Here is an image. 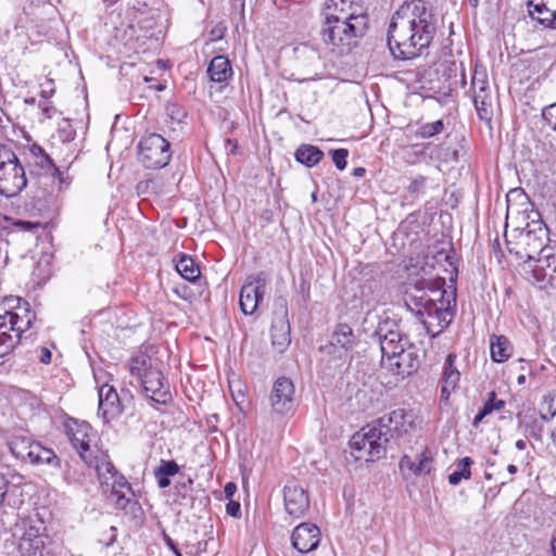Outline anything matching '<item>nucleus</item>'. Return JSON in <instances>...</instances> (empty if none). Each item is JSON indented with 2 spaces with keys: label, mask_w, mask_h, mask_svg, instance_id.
Listing matches in <instances>:
<instances>
[{
  "label": "nucleus",
  "mask_w": 556,
  "mask_h": 556,
  "mask_svg": "<svg viewBox=\"0 0 556 556\" xmlns=\"http://www.w3.org/2000/svg\"><path fill=\"white\" fill-rule=\"evenodd\" d=\"M167 114L173 121H176L177 123H181L184 118L186 117L185 110L177 105V104H170L167 106Z\"/></svg>",
  "instance_id": "41"
},
{
  "label": "nucleus",
  "mask_w": 556,
  "mask_h": 556,
  "mask_svg": "<svg viewBox=\"0 0 556 556\" xmlns=\"http://www.w3.org/2000/svg\"><path fill=\"white\" fill-rule=\"evenodd\" d=\"M61 132H64V137L62 138L63 141H71L73 140L74 138V132L72 131V129H70L68 131H66L65 129L63 130H60Z\"/></svg>",
  "instance_id": "57"
},
{
  "label": "nucleus",
  "mask_w": 556,
  "mask_h": 556,
  "mask_svg": "<svg viewBox=\"0 0 556 556\" xmlns=\"http://www.w3.org/2000/svg\"><path fill=\"white\" fill-rule=\"evenodd\" d=\"M551 551H552V555L556 556V535L552 539Z\"/></svg>",
  "instance_id": "62"
},
{
  "label": "nucleus",
  "mask_w": 556,
  "mask_h": 556,
  "mask_svg": "<svg viewBox=\"0 0 556 556\" xmlns=\"http://www.w3.org/2000/svg\"><path fill=\"white\" fill-rule=\"evenodd\" d=\"M429 146L430 144L425 146L421 150H415L416 147H412V154H414L416 159H419L420 156H424L425 150L429 148Z\"/></svg>",
  "instance_id": "55"
},
{
  "label": "nucleus",
  "mask_w": 556,
  "mask_h": 556,
  "mask_svg": "<svg viewBox=\"0 0 556 556\" xmlns=\"http://www.w3.org/2000/svg\"><path fill=\"white\" fill-rule=\"evenodd\" d=\"M17 225L25 230H29L33 228V225L29 222H18Z\"/></svg>",
  "instance_id": "60"
},
{
  "label": "nucleus",
  "mask_w": 556,
  "mask_h": 556,
  "mask_svg": "<svg viewBox=\"0 0 556 556\" xmlns=\"http://www.w3.org/2000/svg\"><path fill=\"white\" fill-rule=\"evenodd\" d=\"M226 511L229 516H232V517H237L240 513V503L239 502H235V501H230L227 505H226Z\"/></svg>",
  "instance_id": "47"
},
{
  "label": "nucleus",
  "mask_w": 556,
  "mask_h": 556,
  "mask_svg": "<svg viewBox=\"0 0 556 556\" xmlns=\"http://www.w3.org/2000/svg\"><path fill=\"white\" fill-rule=\"evenodd\" d=\"M491 357L496 363H502L511 354V345L504 336L493 337L490 344Z\"/></svg>",
  "instance_id": "29"
},
{
  "label": "nucleus",
  "mask_w": 556,
  "mask_h": 556,
  "mask_svg": "<svg viewBox=\"0 0 556 556\" xmlns=\"http://www.w3.org/2000/svg\"><path fill=\"white\" fill-rule=\"evenodd\" d=\"M8 446L12 455L24 463L60 466V459L52 450L42 446L28 437L14 435L8 441Z\"/></svg>",
  "instance_id": "7"
},
{
  "label": "nucleus",
  "mask_w": 556,
  "mask_h": 556,
  "mask_svg": "<svg viewBox=\"0 0 556 556\" xmlns=\"http://www.w3.org/2000/svg\"><path fill=\"white\" fill-rule=\"evenodd\" d=\"M129 372L151 401L162 405L170 401L168 383L149 355L140 353L134 356L129 363Z\"/></svg>",
  "instance_id": "3"
},
{
  "label": "nucleus",
  "mask_w": 556,
  "mask_h": 556,
  "mask_svg": "<svg viewBox=\"0 0 556 556\" xmlns=\"http://www.w3.org/2000/svg\"><path fill=\"white\" fill-rule=\"evenodd\" d=\"M551 439H552L553 445L556 447V427L552 430Z\"/></svg>",
  "instance_id": "64"
},
{
  "label": "nucleus",
  "mask_w": 556,
  "mask_h": 556,
  "mask_svg": "<svg viewBox=\"0 0 556 556\" xmlns=\"http://www.w3.org/2000/svg\"><path fill=\"white\" fill-rule=\"evenodd\" d=\"M179 472V466L175 460L160 462V465L154 469V476H164L167 478L174 477Z\"/></svg>",
  "instance_id": "33"
},
{
  "label": "nucleus",
  "mask_w": 556,
  "mask_h": 556,
  "mask_svg": "<svg viewBox=\"0 0 556 556\" xmlns=\"http://www.w3.org/2000/svg\"><path fill=\"white\" fill-rule=\"evenodd\" d=\"M357 344V337L352 327L348 324H338L331 334L329 345L325 346V351L329 354H336L342 357L351 352Z\"/></svg>",
  "instance_id": "15"
},
{
  "label": "nucleus",
  "mask_w": 556,
  "mask_h": 556,
  "mask_svg": "<svg viewBox=\"0 0 556 556\" xmlns=\"http://www.w3.org/2000/svg\"><path fill=\"white\" fill-rule=\"evenodd\" d=\"M505 405V402L503 400H498L496 399V394L494 391L490 392L489 393V399L485 401V403L483 404L482 408H490V414L493 412V410H500L504 407Z\"/></svg>",
  "instance_id": "39"
},
{
  "label": "nucleus",
  "mask_w": 556,
  "mask_h": 556,
  "mask_svg": "<svg viewBox=\"0 0 556 556\" xmlns=\"http://www.w3.org/2000/svg\"><path fill=\"white\" fill-rule=\"evenodd\" d=\"M323 156V151L312 144H303L295 151L296 161L307 167H313L318 164Z\"/></svg>",
  "instance_id": "27"
},
{
  "label": "nucleus",
  "mask_w": 556,
  "mask_h": 556,
  "mask_svg": "<svg viewBox=\"0 0 556 556\" xmlns=\"http://www.w3.org/2000/svg\"><path fill=\"white\" fill-rule=\"evenodd\" d=\"M91 462L85 463L89 467H94L101 489L104 493L110 494L115 501L117 508H126L132 494L131 486L123 475H119L109 456L103 451L97 448L91 453Z\"/></svg>",
  "instance_id": "4"
},
{
  "label": "nucleus",
  "mask_w": 556,
  "mask_h": 556,
  "mask_svg": "<svg viewBox=\"0 0 556 556\" xmlns=\"http://www.w3.org/2000/svg\"><path fill=\"white\" fill-rule=\"evenodd\" d=\"M400 468L408 469L409 471L414 472V469H416V463L412 460L409 456L404 455L400 460Z\"/></svg>",
  "instance_id": "46"
},
{
  "label": "nucleus",
  "mask_w": 556,
  "mask_h": 556,
  "mask_svg": "<svg viewBox=\"0 0 556 556\" xmlns=\"http://www.w3.org/2000/svg\"><path fill=\"white\" fill-rule=\"evenodd\" d=\"M39 108H40V110L42 112V115L46 118H52V116L55 113V108L52 104L48 103L47 101L40 102L39 103Z\"/></svg>",
  "instance_id": "45"
},
{
  "label": "nucleus",
  "mask_w": 556,
  "mask_h": 556,
  "mask_svg": "<svg viewBox=\"0 0 556 556\" xmlns=\"http://www.w3.org/2000/svg\"><path fill=\"white\" fill-rule=\"evenodd\" d=\"M384 368L397 376H408L417 370L419 366V358L414 344H409L403 352L391 357L388 362L382 364Z\"/></svg>",
  "instance_id": "17"
},
{
  "label": "nucleus",
  "mask_w": 556,
  "mask_h": 556,
  "mask_svg": "<svg viewBox=\"0 0 556 556\" xmlns=\"http://www.w3.org/2000/svg\"><path fill=\"white\" fill-rule=\"evenodd\" d=\"M412 428V414L406 413L403 408L394 409L363 427L351 438L352 455L356 460L372 462L379 459L386 454V446L392 438V432L402 435Z\"/></svg>",
  "instance_id": "2"
},
{
  "label": "nucleus",
  "mask_w": 556,
  "mask_h": 556,
  "mask_svg": "<svg viewBox=\"0 0 556 556\" xmlns=\"http://www.w3.org/2000/svg\"><path fill=\"white\" fill-rule=\"evenodd\" d=\"M544 404L546 406H548V412L551 413V416H555L556 415V391L544 397Z\"/></svg>",
  "instance_id": "43"
},
{
  "label": "nucleus",
  "mask_w": 556,
  "mask_h": 556,
  "mask_svg": "<svg viewBox=\"0 0 556 556\" xmlns=\"http://www.w3.org/2000/svg\"><path fill=\"white\" fill-rule=\"evenodd\" d=\"M472 459L468 456L462 458L457 465L458 469L448 475V482L452 485H457L463 479H469L471 476L470 466Z\"/></svg>",
  "instance_id": "32"
},
{
  "label": "nucleus",
  "mask_w": 556,
  "mask_h": 556,
  "mask_svg": "<svg viewBox=\"0 0 556 556\" xmlns=\"http://www.w3.org/2000/svg\"><path fill=\"white\" fill-rule=\"evenodd\" d=\"M426 186V177L418 176L414 178L407 187L408 193L418 195L424 192Z\"/></svg>",
  "instance_id": "37"
},
{
  "label": "nucleus",
  "mask_w": 556,
  "mask_h": 556,
  "mask_svg": "<svg viewBox=\"0 0 556 556\" xmlns=\"http://www.w3.org/2000/svg\"><path fill=\"white\" fill-rule=\"evenodd\" d=\"M376 334L379 338L380 350H381V365L388 362L391 357H395L396 354L408 348L410 341L408 337L396 328L395 325L390 327L389 321L380 324Z\"/></svg>",
  "instance_id": "10"
},
{
  "label": "nucleus",
  "mask_w": 556,
  "mask_h": 556,
  "mask_svg": "<svg viewBox=\"0 0 556 556\" xmlns=\"http://www.w3.org/2000/svg\"><path fill=\"white\" fill-rule=\"evenodd\" d=\"M544 257L546 258V267L553 273H556V254L544 255Z\"/></svg>",
  "instance_id": "50"
},
{
  "label": "nucleus",
  "mask_w": 556,
  "mask_h": 556,
  "mask_svg": "<svg viewBox=\"0 0 556 556\" xmlns=\"http://www.w3.org/2000/svg\"><path fill=\"white\" fill-rule=\"evenodd\" d=\"M473 87V103L480 119L491 121L492 117V101L488 92L485 81L479 83V89H476V83L472 81Z\"/></svg>",
  "instance_id": "24"
},
{
  "label": "nucleus",
  "mask_w": 556,
  "mask_h": 556,
  "mask_svg": "<svg viewBox=\"0 0 556 556\" xmlns=\"http://www.w3.org/2000/svg\"><path fill=\"white\" fill-rule=\"evenodd\" d=\"M443 130V122L435 121L432 123H427L420 126L416 132L417 137L420 138H431L437 134H440Z\"/></svg>",
  "instance_id": "34"
},
{
  "label": "nucleus",
  "mask_w": 556,
  "mask_h": 556,
  "mask_svg": "<svg viewBox=\"0 0 556 556\" xmlns=\"http://www.w3.org/2000/svg\"><path fill=\"white\" fill-rule=\"evenodd\" d=\"M100 415L104 422H110L112 419L118 417L122 413V405L119 396L114 387L106 383L102 384L98 391Z\"/></svg>",
  "instance_id": "18"
},
{
  "label": "nucleus",
  "mask_w": 556,
  "mask_h": 556,
  "mask_svg": "<svg viewBox=\"0 0 556 556\" xmlns=\"http://www.w3.org/2000/svg\"><path fill=\"white\" fill-rule=\"evenodd\" d=\"M542 116L545 119V122L547 123V125L552 129L555 130V125H556V103L546 106L543 110V112H542Z\"/></svg>",
  "instance_id": "40"
},
{
  "label": "nucleus",
  "mask_w": 556,
  "mask_h": 556,
  "mask_svg": "<svg viewBox=\"0 0 556 556\" xmlns=\"http://www.w3.org/2000/svg\"><path fill=\"white\" fill-rule=\"evenodd\" d=\"M283 504L289 516L301 518L309 508V497L296 481H289L283 488Z\"/></svg>",
  "instance_id": "13"
},
{
  "label": "nucleus",
  "mask_w": 556,
  "mask_h": 556,
  "mask_svg": "<svg viewBox=\"0 0 556 556\" xmlns=\"http://www.w3.org/2000/svg\"><path fill=\"white\" fill-rule=\"evenodd\" d=\"M225 27H222V26H217L215 27L212 31H211V35L213 36V39L214 40H218V39H222L223 36H224V31H225Z\"/></svg>",
  "instance_id": "53"
},
{
  "label": "nucleus",
  "mask_w": 556,
  "mask_h": 556,
  "mask_svg": "<svg viewBox=\"0 0 556 556\" xmlns=\"http://www.w3.org/2000/svg\"><path fill=\"white\" fill-rule=\"evenodd\" d=\"M541 419L544 421H549L554 416H551V413L548 412V406L546 407V412L544 408L540 413Z\"/></svg>",
  "instance_id": "56"
},
{
  "label": "nucleus",
  "mask_w": 556,
  "mask_h": 556,
  "mask_svg": "<svg viewBox=\"0 0 556 556\" xmlns=\"http://www.w3.org/2000/svg\"><path fill=\"white\" fill-rule=\"evenodd\" d=\"M364 174H365V168H363V167H356L353 172V175L355 177H362V176H364Z\"/></svg>",
  "instance_id": "59"
},
{
  "label": "nucleus",
  "mask_w": 556,
  "mask_h": 556,
  "mask_svg": "<svg viewBox=\"0 0 556 556\" xmlns=\"http://www.w3.org/2000/svg\"><path fill=\"white\" fill-rule=\"evenodd\" d=\"M332 161L339 170H343L346 167V159L349 151L346 149H336L331 151Z\"/></svg>",
  "instance_id": "36"
},
{
  "label": "nucleus",
  "mask_w": 556,
  "mask_h": 556,
  "mask_svg": "<svg viewBox=\"0 0 556 556\" xmlns=\"http://www.w3.org/2000/svg\"><path fill=\"white\" fill-rule=\"evenodd\" d=\"M26 185L25 170L17 156L9 147L0 144V194L15 197Z\"/></svg>",
  "instance_id": "5"
},
{
  "label": "nucleus",
  "mask_w": 556,
  "mask_h": 556,
  "mask_svg": "<svg viewBox=\"0 0 556 556\" xmlns=\"http://www.w3.org/2000/svg\"><path fill=\"white\" fill-rule=\"evenodd\" d=\"M517 467L515 465H508L507 466V471L510 473V475H515L517 472Z\"/></svg>",
  "instance_id": "63"
},
{
  "label": "nucleus",
  "mask_w": 556,
  "mask_h": 556,
  "mask_svg": "<svg viewBox=\"0 0 556 556\" xmlns=\"http://www.w3.org/2000/svg\"><path fill=\"white\" fill-rule=\"evenodd\" d=\"M434 294L439 295V301L441 303L440 306L437 305V299L426 298L425 295H420L418 299V305L424 309L419 308L417 314L427 318L422 319V325L426 328L427 333L431 337L438 336L444 328L448 326L452 320L453 313L443 305V294L445 290L442 289V286L432 291Z\"/></svg>",
  "instance_id": "8"
},
{
  "label": "nucleus",
  "mask_w": 556,
  "mask_h": 556,
  "mask_svg": "<svg viewBox=\"0 0 556 556\" xmlns=\"http://www.w3.org/2000/svg\"><path fill=\"white\" fill-rule=\"evenodd\" d=\"M358 20L359 17L353 14L345 18L328 16L321 30L323 41L340 54L349 51L353 38L357 36L356 25L352 21Z\"/></svg>",
  "instance_id": "6"
},
{
  "label": "nucleus",
  "mask_w": 556,
  "mask_h": 556,
  "mask_svg": "<svg viewBox=\"0 0 556 556\" xmlns=\"http://www.w3.org/2000/svg\"><path fill=\"white\" fill-rule=\"evenodd\" d=\"M41 525H28L18 543V549L23 556H37L41 554L45 545L41 534Z\"/></svg>",
  "instance_id": "19"
},
{
  "label": "nucleus",
  "mask_w": 556,
  "mask_h": 556,
  "mask_svg": "<svg viewBox=\"0 0 556 556\" xmlns=\"http://www.w3.org/2000/svg\"><path fill=\"white\" fill-rule=\"evenodd\" d=\"M166 543L168 545V547L176 554V552H179L176 547V545L174 544V542L172 541L170 538L166 536Z\"/></svg>",
  "instance_id": "58"
},
{
  "label": "nucleus",
  "mask_w": 556,
  "mask_h": 556,
  "mask_svg": "<svg viewBox=\"0 0 556 556\" xmlns=\"http://www.w3.org/2000/svg\"><path fill=\"white\" fill-rule=\"evenodd\" d=\"M271 343L278 352H283L291 342L290 324L287 319V309L283 311L281 316L274 319L271 329Z\"/></svg>",
  "instance_id": "22"
},
{
  "label": "nucleus",
  "mask_w": 556,
  "mask_h": 556,
  "mask_svg": "<svg viewBox=\"0 0 556 556\" xmlns=\"http://www.w3.org/2000/svg\"><path fill=\"white\" fill-rule=\"evenodd\" d=\"M9 490V482L4 476H0V508L3 507Z\"/></svg>",
  "instance_id": "44"
},
{
  "label": "nucleus",
  "mask_w": 556,
  "mask_h": 556,
  "mask_svg": "<svg viewBox=\"0 0 556 556\" xmlns=\"http://www.w3.org/2000/svg\"><path fill=\"white\" fill-rule=\"evenodd\" d=\"M139 8H137L135 4H131L129 0L126 2H122L121 4V15H124V21L122 22V26L127 27L130 29L131 36L137 34V28L142 29L144 26L142 25L143 22L147 21L144 17L148 13L147 5L140 4Z\"/></svg>",
  "instance_id": "21"
},
{
  "label": "nucleus",
  "mask_w": 556,
  "mask_h": 556,
  "mask_svg": "<svg viewBox=\"0 0 556 556\" xmlns=\"http://www.w3.org/2000/svg\"><path fill=\"white\" fill-rule=\"evenodd\" d=\"M490 408H481L480 412L475 416L472 426L477 427L485 416L490 415Z\"/></svg>",
  "instance_id": "49"
},
{
  "label": "nucleus",
  "mask_w": 556,
  "mask_h": 556,
  "mask_svg": "<svg viewBox=\"0 0 556 556\" xmlns=\"http://www.w3.org/2000/svg\"><path fill=\"white\" fill-rule=\"evenodd\" d=\"M437 29V17L426 1L404 2L393 14L389 25V49L395 59H415L429 48Z\"/></svg>",
  "instance_id": "1"
},
{
  "label": "nucleus",
  "mask_w": 556,
  "mask_h": 556,
  "mask_svg": "<svg viewBox=\"0 0 556 556\" xmlns=\"http://www.w3.org/2000/svg\"><path fill=\"white\" fill-rule=\"evenodd\" d=\"M528 8L532 18L556 28V0H528Z\"/></svg>",
  "instance_id": "20"
},
{
  "label": "nucleus",
  "mask_w": 556,
  "mask_h": 556,
  "mask_svg": "<svg viewBox=\"0 0 556 556\" xmlns=\"http://www.w3.org/2000/svg\"><path fill=\"white\" fill-rule=\"evenodd\" d=\"M515 445H516V447H517L519 451H523V450L526 448V446H527L526 441H523V440H518V441H516V444H515Z\"/></svg>",
  "instance_id": "61"
},
{
  "label": "nucleus",
  "mask_w": 556,
  "mask_h": 556,
  "mask_svg": "<svg viewBox=\"0 0 556 556\" xmlns=\"http://www.w3.org/2000/svg\"><path fill=\"white\" fill-rule=\"evenodd\" d=\"M236 490L237 485L233 482H228L224 489L227 497H231L235 494Z\"/></svg>",
  "instance_id": "54"
},
{
  "label": "nucleus",
  "mask_w": 556,
  "mask_h": 556,
  "mask_svg": "<svg viewBox=\"0 0 556 556\" xmlns=\"http://www.w3.org/2000/svg\"><path fill=\"white\" fill-rule=\"evenodd\" d=\"M91 430L90 425L87 422L73 421L66 425L67 437L84 463H90L92 460L91 453L94 452L90 447Z\"/></svg>",
  "instance_id": "14"
},
{
  "label": "nucleus",
  "mask_w": 556,
  "mask_h": 556,
  "mask_svg": "<svg viewBox=\"0 0 556 556\" xmlns=\"http://www.w3.org/2000/svg\"><path fill=\"white\" fill-rule=\"evenodd\" d=\"M437 258L441 260L443 258L445 262L448 263V265L453 266L454 265V256L448 254V253H445L444 251H439L437 253Z\"/></svg>",
  "instance_id": "51"
},
{
  "label": "nucleus",
  "mask_w": 556,
  "mask_h": 556,
  "mask_svg": "<svg viewBox=\"0 0 556 556\" xmlns=\"http://www.w3.org/2000/svg\"><path fill=\"white\" fill-rule=\"evenodd\" d=\"M64 479L68 483H77L81 480L83 473L79 472L74 466L70 463H66V468L63 472Z\"/></svg>",
  "instance_id": "38"
},
{
  "label": "nucleus",
  "mask_w": 556,
  "mask_h": 556,
  "mask_svg": "<svg viewBox=\"0 0 556 556\" xmlns=\"http://www.w3.org/2000/svg\"><path fill=\"white\" fill-rule=\"evenodd\" d=\"M176 270L179 275L191 282H194L201 275L200 267L197 265L194 260L188 255H180L176 263Z\"/></svg>",
  "instance_id": "28"
},
{
  "label": "nucleus",
  "mask_w": 556,
  "mask_h": 556,
  "mask_svg": "<svg viewBox=\"0 0 556 556\" xmlns=\"http://www.w3.org/2000/svg\"><path fill=\"white\" fill-rule=\"evenodd\" d=\"M2 315H10L12 316L13 320L11 323H15V325L12 327L11 332L14 337H16L17 341L21 339V334L27 330L31 325V316L28 309H24V316H21L16 312L5 311Z\"/></svg>",
  "instance_id": "30"
},
{
  "label": "nucleus",
  "mask_w": 556,
  "mask_h": 556,
  "mask_svg": "<svg viewBox=\"0 0 556 556\" xmlns=\"http://www.w3.org/2000/svg\"><path fill=\"white\" fill-rule=\"evenodd\" d=\"M519 199L521 204H530L529 198L522 189H513L507 193L508 211L510 210L511 199Z\"/></svg>",
  "instance_id": "42"
},
{
  "label": "nucleus",
  "mask_w": 556,
  "mask_h": 556,
  "mask_svg": "<svg viewBox=\"0 0 556 556\" xmlns=\"http://www.w3.org/2000/svg\"><path fill=\"white\" fill-rule=\"evenodd\" d=\"M207 75L212 81L226 83L232 75L228 58L224 55L213 58L207 68Z\"/></svg>",
  "instance_id": "26"
},
{
  "label": "nucleus",
  "mask_w": 556,
  "mask_h": 556,
  "mask_svg": "<svg viewBox=\"0 0 556 556\" xmlns=\"http://www.w3.org/2000/svg\"><path fill=\"white\" fill-rule=\"evenodd\" d=\"M51 358H52V353L51 351L48 349V348H41L40 349V355H39V359L42 364L45 365H48L51 363Z\"/></svg>",
  "instance_id": "48"
},
{
  "label": "nucleus",
  "mask_w": 556,
  "mask_h": 556,
  "mask_svg": "<svg viewBox=\"0 0 556 556\" xmlns=\"http://www.w3.org/2000/svg\"><path fill=\"white\" fill-rule=\"evenodd\" d=\"M267 279L264 273L250 276L240 290L239 305L244 315H252L263 300Z\"/></svg>",
  "instance_id": "11"
},
{
  "label": "nucleus",
  "mask_w": 556,
  "mask_h": 556,
  "mask_svg": "<svg viewBox=\"0 0 556 556\" xmlns=\"http://www.w3.org/2000/svg\"><path fill=\"white\" fill-rule=\"evenodd\" d=\"M13 317L10 315H0V357L8 355L18 343L16 337L11 332L15 323H11Z\"/></svg>",
  "instance_id": "25"
},
{
  "label": "nucleus",
  "mask_w": 556,
  "mask_h": 556,
  "mask_svg": "<svg viewBox=\"0 0 556 556\" xmlns=\"http://www.w3.org/2000/svg\"><path fill=\"white\" fill-rule=\"evenodd\" d=\"M455 362L456 355L451 353L447 355L443 365L441 394L444 399H448L451 392L456 389L460 379V372L455 366Z\"/></svg>",
  "instance_id": "23"
},
{
  "label": "nucleus",
  "mask_w": 556,
  "mask_h": 556,
  "mask_svg": "<svg viewBox=\"0 0 556 556\" xmlns=\"http://www.w3.org/2000/svg\"><path fill=\"white\" fill-rule=\"evenodd\" d=\"M431 463L432 456L429 451H424L418 456V463L416 464V469H414V473L416 475H426L431 471Z\"/></svg>",
  "instance_id": "35"
},
{
  "label": "nucleus",
  "mask_w": 556,
  "mask_h": 556,
  "mask_svg": "<svg viewBox=\"0 0 556 556\" xmlns=\"http://www.w3.org/2000/svg\"><path fill=\"white\" fill-rule=\"evenodd\" d=\"M33 152L37 156V165H39L41 168L51 172L53 177H58L60 181L62 182V173L60 169L54 165L52 159L40 148L35 147L33 149Z\"/></svg>",
  "instance_id": "31"
},
{
  "label": "nucleus",
  "mask_w": 556,
  "mask_h": 556,
  "mask_svg": "<svg viewBox=\"0 0 556 556\" xmlns=\"http://www.w3.org/2000/svg\"><path fill=\"white\" fill-rule=\"evenodd\" d=\"M155 478H156L159 488L165 489V488L170 485V479L169 478L164 477L162 475L161 476H155Z\"/></svg>",
  "instance_id": "52"
},
{
  "label": "nucleus",
  "mask_w": 556,
  "mask_h": 556,
  "mask_svg": "<svg viewBox=\"0 0 556 556\" xmlns=\"http://www.w3.org/2000/svg\"><path fill=\"white\" fill-rule=\"evenodd\" d=\"M291 542L293 547L302 554L312 552L319 545L320 530L314 523L302 522L294 528Z\"/></svg>",
  "instance_id": "16"
},
{
  "label": "nucleus",
  "mask_w": 556,
  "mask_h": 556,
  "mask_svg": "<svg viewBox=\"0 0 556 556\" xmlns=\"http://www.w3.org/2000/svg\"><path fill=\"white\" fill-rule=\"evenodd\" d=\"M169 142L159 134H149L139 143V160L147 168H162L170 160Z\"/></svg>",
  "instance_id": "9"
},
{
  "label": "nucleus",
  "mask_w": 556,
  "mask_h": 556,
  "mask_svg": "<svg viewBox=\"0 0 556 556\" xmlns=\"http://www.w3.org/2000/svg\"><path fill=\"white\" fill-rule=\"evenodd\" d=\"M294 384L286 377L278 378L273 386L270 393L271 412L277 415H287L294 406Z\"/></svg>",
  "instance_id": "12"
}]
</instances>
